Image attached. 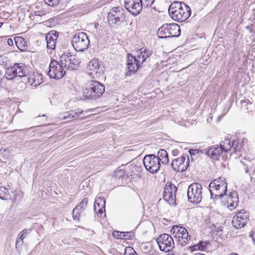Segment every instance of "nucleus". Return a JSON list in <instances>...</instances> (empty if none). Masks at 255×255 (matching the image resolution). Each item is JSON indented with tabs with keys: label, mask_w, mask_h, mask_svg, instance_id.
Instances as JSON below:
<instances>
[{
	"label": "nucleus",
	"mask_w": 255,
	"mask_h": 255,
	"mask_svg": "<svg viewBox=\"0 0 255 255\" xmlns=\"http://www.w3.org/2000/svg\"><path fill=\"white\" fill-rule=\"evenodd\" d=\"M203 187L198 183H193L190 184L187 189V197L188 201L193 203H199L202 198Z\"/></svg>",
	"instance_id": "7"
},
{
	"label": "nucleus",
	"mask_w": 255,
	"mask_h": 255,
	"mask_svg": "<svg viewBox=\"0 0 255 255\" xmlns=\"http://www.w3.org/2000/svg\"><path fill=\"white\" fill-rule=\"evenodd\" d=\"M88 202V200L87 198H84L82 201L78 204L75 208L78 209L81 212H83L86 209L87 205Z\"/></svg>",
	"instance_id": "37"
},
{
	"label": "nucleus",
	"mask_w": 255,
	"mask_h": 255,
	"mask_svg": "<svg viewBox=\"0 0 255 255\" xmlns=\"http://www.w3.org/2000/svg\"><path fill=\"white\" fill-rule=\"evenodd\" d=\"M1 25H2V23H1L0 22V27L1 26Z\"/></svg>",
	"instance_id": "54"
},
{
	"label": "nucleus",
	"mask_w": 255,
	"mask_h": 255,
	"mask_svg": "<svg viewBox=\"0 0 255 255\" xmlns=\"http://www.w3.org/2000/svg\"><path fill=\"white\" fill-rule=\"evenodd\" d=\"M207 245V242H200L198 243L199 251H205L206 250V245Z\"/></svg>",
	"instance_id": "45"
},
{
	"label": "nucleus",
	"mask_w": 255,
	"mask_h": 255,
	"mask_svg": "<svg viewBox=\"0 0 255 255\" xmlns=\"http://www.w3.org/2000/svg\"><path fill=\"white\" fill-rule=\"evenodd\" d=\"M146 54V58L150 56L152 54V52L150 50L144 49V54Z\"/></svg>",
	"instance_id": "49"
},
{
	"label": "nucleus",
	"mask_w": 255,
	"mask_h": 255,
	"mask_svg": "<svg viewBox=\"0 0 255 255\" xmlns=\"http://www.w3.org/2000/svg\"><path fill=\"white\" fill-rule=\"evenodd\" d=\"M136 166H133L132 167H131V169H136Z\"/></svg>",
	"instance_id": "53"
},
{
	"label": "nucleus",
	"mask_w": 255,
	"mask_h": 255,
	"mask_svg": "<svg viewBox=\"0 0 255 255\" xmlns=\"http://www.w3.org/2000/svg\"><path fill=\"white\" fill-rule=\"evenodd\" d=\"M58 34V32L54 30L50 31L46 34V40L48 49L51 50L55 49Z\"/></svg>",
	"instance_id": "22"
},
{
	"label": "nucleus",
	"mask_w": 255,
	"mask_h": 255,
	"mask_svg": "<svg viewBox=\"0 0 255 255\" xmlns=\"http://www.w3.org/2000/svg\"><path fill=\"white\" fill-rule=\"evenodd\" d=\"M126 8L132 14L137 15L142 9L141 0H125Z\"/></svg>",
	"instance_id": "16"
},
{
	"label": "nucleus",
	"mask_w": 255,
	"mask_h": 255,
	"mask_svg": "<svg viewBox=\"0 0 255 255\" xmlns=\"http://www.w3.org/2000/svg\"><path fill=\"white\" fill-rule=\"evenodd\" d=\"M134 173L132 174V173H129L127 168L123 166L115 171L114 176L119 179L123 178L127 179L129 177L134 175Z\"/></svg>",
	"instance_id": "24"
},
{
	"label": "nucleus",
	"mask_w": 255,
	"mask_h": 255,
	"mask_svg": "<svg viewBox=\"0 0 255 255\" xmlns=\"http://www.w3.org/2000/svg\"><path fill=\"white\" fill-rule=\"evenodd\" d=\"M95 201L96 204L99 203L101 204V206H102L103 208H104L106 204V201L104 198L100 197L98 198H96Z\"/></svg>",
	"instance_id": "42"
},
{
	"label": "nucleus",
	"mask_w": 255,
	"mask_h": 255,
	"mask_svg": "<svg viewBox=\"0 0 255 255\" xmlns=\"http://www.w3.org/2000/svg\"><path fill=\"white\" fill-rule=\"evenodd\" d=\"M60 63L64 68L71 70L77 69L79 64V60L70 53L62 55L60 57Z\"/></svg>",
	"instance_id": "11"
},
{
	"label": "nucleus",
	"mask_w": 255,
	"mask_h": 255,
	"mask_svg": "<svg viewBox=\"0 0 255 255\" xmlns=\"http://www.w3.org/2000/svg\"><path fill=\"white\" fill-rule=\"evenodd\" d=\"M113 236L117 239L124 240H129L131 239V236L132 235L131 232H115L113 233Z\"/></svg>",
	"instance_id": "31"
},
{
	"label": "nucleus",
	"mask_w": 255,
	"mask_h": 255,
	"mask_svg": "<svg viewBox=\"0 0 255 255\" xmlns=\"http://www.w3.org/2000/svg\"><path fill=\"white\" fill-rule=\"evenodd\" d=\"M157 255V253H156V251H152V252H151V253L147 254V255Z\"/></svg>",
	"instance_id": "51"
},
{
	"label": "nucleus",
	"mask_w": 255,
	"mask_h": 255,
	"mask_svg": "<svg viewBox=\"0 0 255 255\" xmlns=\"http://www.w3.org/2000/svg\"><path fill=\"white\" fill-rule=\"evenodd\" d=\"M158 160L162 164H167L169 161L168 155L166 151L164 149H160L158 151L157 156Z\"/></svg>",
	"instance_id": "29"
},
{
	"label": "nucleus",
	"mask_w": 255,
	"mask_h": 255,
	"mask_svg": "<svg viewBox=\"0 0 255 255\" xmlns=\"http://www.w3.org/2000/svg\"><path fill=\"white\" fill-rule=\"evenodd\" d=\"M82 212L80 211L77 208H74L73 210V218L75 220H79L80 214Z\"/></svg>",
	"instance_id": "40"
},
{
	"label": "nucleus",
	"mask_w": 255,
	"mask_h": 255,
	"mask_svg": "<svg viewBox=\"0 0 255 255\" xmlns=\"http://www.w3.org/2000/svg\"><path fill=\"white\" fill-rule=\"evenodd\" d=\"M226 196L225 199L227 200L226 204L229 209L231 211L235 209L238 206L239 202L237 193L233 191L230 192L229 195L226 194Z\"/></svg>",
	"instance_id": "21"
},
{
	"label": "nucleus",
	"mask_w": 255,
	"mask_h": 255,
	"mask_svg": "<svg viewBox=\"0 0 255 255\" xmlns=\"http://www.w3.org/2000/svg\"><path fill=\"white\" fill-rule=\"evenodd\" d=\"M144 167L149 172L155 173L159 170L160 163L154 154H147L144 155Z\"/></svg>",
	"instance_id": "12"
},
{
	"label": "nucleus",
	"mask_w": 255,
	"mask_h": 255,
	"mask_svg": "<svg viewBox=\"0 0 255 255\" xmlns=\"http://www.w3.org/2000/svg\"><path fill=\"white\" fill-rule=\"evenodd\" d=\"M156 242L161 251L168 252L171 251L174 247V242L169 235L164 234L160 235L156 239Z\"/></svg>",
	"instance_id": "10"
},
{
	"label": "nucleus",
	"mask_w": 255,
	"mask_h": 255,
	"mask_svg": "<svg viewBox=\"0 0 255 255\" xmlns=\"http://www.w3.org/2000/svg\"><path fill=\"white\" fill-rule=\"evenodd\" d=\"M187 231V230L185 228L182 227H180L179 226H174L172 227L171 232H173V234H175L174 237L176 238L178 237V236L180 235L182 233L185 232Z\"/></svg>",
	"instance_id": "34"
},
{
	"label": "nucleus",
	"mask_w": 255,
	"mask_h": 255,
	"mask_svg": "<svg viewBox=\"0 0 255 255\" xmlns=\"http://www.w3.org/2000/svg\"><path fill=\"white\" fill-rule=\"evenodd\" d=\"M249 220V214L244 210L238 212L233 217L232 225L236 229L243 228Z\"/></svg>",
	"instance_id": "15"
},
{
	"label": "nucleus",
	"mask_w": 255,
	"mask_h": 255,
	"mask_svg": "<svg viewBox=\"0 0 255 255\" xmlns=\"http://www.w3.org/2000/svg\"><path fill=\"white\" fill-rule=\"evenodd\" d=\"M105 90V87L103 84L98 81L92 80L87 83L84 94L85 98L95 100L102 96Z\"/></svg>",
	"instance_id": "3"
},
{
	"label": "nucleus",
	"mask_w": 255,
	"mask_h": 255,
	"mask_svg": "<svg viewBox=\"0 0 255 255\" xmlns=\"http://www.w3.org/2000/svg\"><path fill=\"white\" fill-rule=\"evenodd\" d=\"M30 232V229H24L18 234L15 243L16 248L17 246H21L23 244V239L25 238L26 234Z\"/></svg>",
	"instance_id": "30"
},
{
	"label": "nucleus",
	"mask_w": 255,
	"mask_h": 255,
	"mask_svg": "<svg viewBox=\"0 0 255 255\" xmlns=\"http://www.w3.org/2000/svg\"><path fill=\"white\" fill-rule=\"evenodd\" d=\"M155 0H144V8H148L154 5Z\"/></svg>",
	"instance_id": "43"
},
{
	"label": "nucleus",
	"mask_w": 255,
	"mask_h": 255,
	"mask_svg": "<svg viewBox=\"0 0 255 255\" xmlns=\"http://www.w3.org/2000/svg\"><path fill=\"white\" fill-rule=\"evenodd\" d=\"M94 208L95 212L96 213H98L100 217H102V214L104 212H105V207H104V208H103L102 206H101V204H99V203H98V204H96V201L95 202Z\"/></svg>",
	"instance_id": "36"
},
{
	"label": "nucleus",
	"mask_w": 255,
	"mask_h": 255,
	"mask_svg": "<svg viewBox=\"0 0 255 255\" xmlns=\"http://www.w3.org/2000/svg\"><path fill=\"white\" fill-rule=\"evenodd\" d=\"M227 182L225 178L220 177L214 179L209 184L211 198L214 200L224 198L227 191Z\"/></svg>",
	"instance_id": "2"
},
{
	"label": "nucleus",
	"mask_w": 255,
	"mask_h": 255,
	"mask_svg": "<svg viewBox=\"0 0 255 255\" xmlns=\"http://www.w3.org/2000/svg\"><path fill=\"white\" fill-rule=\"evenodd\" d=\"M177 187L171 182H167L164 187L163 198L170 205L175 206Z\"/></svg>",
	"instance_id": "9"
},
{
	"label": "nucleus",
	"mask_w": 255,
	"mask_h": 255,
	"mask_svg": "<svg viewBox=\"0 0 255 255\" xmlns=\"http://www.w3.org/2000/svg\"><path fill=\"white\" fill-rule=\"evenodd\" d=\"M156 251L153 248L152 242L144 243V255L151 253V252Z\"/></svg>",
	"instance_id": "35"
},
{
	"label": "nucleus",
	"mask_w": 255,
	"mask_h": 255,
	"mask_svg": "<svg viewBox=\"0 0 255 255\" xmlns=\"http://www.w3.org/2000/svg\"><path fill=\"white\" fill-rule=\"evenodd\" d=\"M126 21L124 9L122 7L112 8L108 15V21L111 26L119 25Z\"/></svg>",
	"instance_id": "5"
},
{
	"label": "nucleus",
	"mask_w": 255,
	"mask_h": 255,
	"mask_svg": "<svg viewBox=\"0 0 255 255\" xmlns=\"http://www.w3.org/2000/svg\"><path fill=\"white\" fill-rule=\"evenodd\" d=\"M202 153H204L210 158L218 160L220 156L223 153V151L220 146L218 145L210 146L207 148H204L201 150Z\"/></svg>",
	"instance_id": "18"
},
{
	"label": "nucleus",
	"mask_w": 255,
	"mask_h": 255,
	"mask_svg": "<svg viewBox=\"0 0 255 255\" xmlns=\"http://www.w3.org/2000/svg\"><path fill=\"white\" fill-rule=\"evenodd\" d=\"M65 71L63 66L57 61L52 59L49 64V71L47 74L50 78L60 79L63 77Z\"/></svg>",
	"instance_id": "8"
},
{
	"label": "nucleus",
	"mask_w": 255,
	"mask_h": 255,
	"mask_svg": "<svg viewBox=\"0 0 255 255\" xmlns=\"http://www.w3.org/2000/svg\"><path fill=\"white\" fill-rule=\"evenodd\" d=\"M26 75V68L24 64L15 63L5 69V77L7 80H11L17 77H23Z\"/></svg>",
	"instance_id": "4"
},
{
	"label": "nucleus",
	"mask_w": 255,
	"mask_h": 255,
	"mask_svg": "<svg viewBox=\"0 0 255 255\" xmlns=\"http://www.w3.org/2000/svg\"><path fill=\"white\" fill-rule=\"evenodd\" d=\"M176 238L178 239V244L180 245L181 247H184L186 246L190 240V238L189 237L187 231L185 232L182 233Z\"/></svg>",
	"instance_id": "26"
},
{
	"label": "nucleus",
	"mask_w": 255,
	"mask_h": 255,
	"mask_svg": "<svg viewBox=\"0 0 255 255\" xmlns=\"http://www.w3.org/2000/svg\"><path fill=\"white\" fill-rule=\"evenodd\" d=\"M88 70L89 74L93 78H98L103 75L105 67L98 59H93L89 63Z\"/></svg>",
	"instance_id": "13"
},
{
	"label": "nucleus",
	"mask_w": 255,
	"mask_h": 255,
	"mask_svg": "<svg viewBox=\"0 0 255 255\" xmlns=\"http://www.w3.org/2000/svg\"><path fill=\"white\" fill-rule=\"evenodd\" d=\"M199 248L198 243L190 247L191 251L199 250Z\"/></svg>",
	"instance_id": "48"
},
{
	"label": "nucleus",
	"mask_w": 255,
	"mask_h": 255,
	"mask_svg": "<svg viewBox=\"0 0 255 255\" xmlns=\"http://www.w3.org/2000/svg\"><path fill=\"white\" fill-rule=\"evenodd\" d=\"M240 164L241 166L243 167V169L245 170V172L246 173H248V166L251 164L250 160L247 159L246 158H244L243 159L241 160Z\"/></svg>",
	"instance_id": "38"
},
{
	"label": "nucleus",
	"mask_w": 255,
	"mask_h": 255,
	"mask_svg": "<svg viewBox=\"0 0 255 255\" xmlns=\"http://www.w3.org/2000/svg\"><path fill=\"white\" fill-rule=\"evenodd\" d=\"M241 109L245 112H252L255 110V106L247 99L241 102Z\"/></svg>",
	"instance_id": "27"
},
{
	"label": "nucleus",
	"mask_w": 255,
	"mask_h": 255,
	"mask_svg": "<svg viewBox=\"0 0 255 255\" xmlns=\"http://www.w3.org/2000/svg\"><path fill=\"white\" fill-rule=\"evenodd\" d=\"M145 59H146V58L144 57V61H145Z\"/></svg>",
	"instance_id": "55"
},
{
	"label": "nucleus",
	"mask_w": 255,
	"mask_h": 255,
	"mask_svg": "<svg viewBox=\"0 0 255 255\" xmlns=\"http://www.w3.org/2000/svg\"><path fill=\"white\" fill-rule=\"evenodd\" d=\"M83 112V111H71L65 114L60 118L61 120H68L69 121L74 120L78 118Z\"/></svg>",
	"instance_id": "25"
},
{
	"label": "nucleus",
	"mask_w": 255,
	"mask_h": 255,
	"mask_svg": "<svg viewBox=\"0 0 255 255\" xmlns=\"http://www.w3.org/2000/svg\"><path fill=\"white\" fill-rule=\"evenodd\" d=\"M250 237L252 238V241L254 242V243L255 244V240L254 238L253 237V233H252L251 232L250 233Z\"/></svg>",
	"instance_id": "50"
},
{
	"label": "nucleus",
	"mask_w": 255,
	"mask_h": 255,
	"mask_svg": "<svg viewBox=\"0 0 255 255\" xmlns=\"http://www.w3.org/2000/svg\"><path fill=\"white\" fill-rule=\"evenodd\" d=\"M220 147L223 152L230 151L231 153H236L240 151V148L238 147V142L234 140L232 142L228 138H225L223 141H221Z\"/></svg>",
	"instance_id": "17"
},
{
	"label": "nucleus",
	"mask_w": 255,
	"mask_h": 255,
	"mask_svg": "<svg viewBox=\"0 0 255 255\" xmlns=\"http://www.w3.org/2000/svg\"><path fill=\"white\" fill-rule=\"evenodd\" d=\"M45 14V12L44 10H39V11H34V15L35 16H41L42 15H44Z\"/></svg>",
	"instance_id": "47"
},
{
	"label": "nucleus",
	"mask_w": 255,
	"mask_h": 255,
	"mask_svg": "<svg viewBox=\"0 0 255 255\" xmlns=\"http://www.w3.org/2000/svg\"><path fill=\"white\" fill-rule=\"evenodd\" d=\"M139 61L135 57L128 54L127 60L128 71L126 73V75L129 76L136 72L139 68Z\"/></svg>",
	"instance_id": "20"
},
{
	"label": "nucleus",
	"mask_w": 255,
	"mask_h": 255,
	"mask_svg": "<svg viewBox=\"0 0 255 255\" xmlns=\"http://www.w3.org/2000/svg\"><path fill=\"white\" fill-rule=\"evenodd\" d=\"M45 3L51 6L57 5L60 2L59 0H44Z\"/></svg>",
	"instance_id": "41"
},
{
	"label": "nucleus",
	"mask_w": 255,
	"mask_h": 255,
	"mask_svg": "<svg viewBox=\"0 0 255 255\" xmlns=\"http://www.w3.org/2000/svg\"><path fill=\"white\" fill-rule=\"evenodd\" d=\"M169 33H172V36H168V37H173L178 36L180 34V31L178 32V30H169Z\"/></svg>",
	"instance_id": "44"
},
{
	"label": "nucleus",
	"mask_w": 255,
	"mask_h": 255,
	"mask_svg": "<svg viewBox=\"0 0 255 255\" xmlns=\"http://www.w3.org/2000/svg\"><path fill=\"white\" fill-rule=\"evenodd\" d=\"M12 191H11L10 192L5 187L3 186H0V199L2 200H7L8 199L10 198L11 194L10 192H12Z\"/></svg>",
	"instance_id": "32"
},
{
	"label": "nucleus",
	"mask_w": 255,
	"mask_h": 255,
	"mask_svg": "<svg viewBox=\"0 0 255 255\" xmlns=\"http://www.w3.org/2000/svg\"><path fill=\"white\" fill-rule=\"evenodd\" d=\"M124 255H137L134 250L131 247H126Z\"/></svg>",
	"instance_id": "39"
},
{
	"label": "nucleus",
	"mask_w": 255,
	"mask_h": 255,
	"mask_svg": "<svg viewBox=\"0 0 255 255\" xmlns=\"http://www.w3.org/2000/svg\"><path fill=\"white\" fill-rule=\"evenodd\" d=\"M189 164V158L187 154H183L181 157L172 160L171 166L176 171L182 172L186 170Z\"/></svg>",
	"instance_id": "14"
},
{
	"label": "nucleus",
	"mask_w": 255,
	"mask_h": 255,
	"mask_svg": "<svg viewBox=\"0 0 255 255\" xmlns=\"http://www.w3.org/2000/svg\"><path fill=\"white\" fill-rule=\"evenodd\" d=\"M4 40H6L7 44L9 46L13 45V40L12 38H8L7 36H4L3 37Z\"/></svg>",
	"instance_id": "46"
},
{
	"label": "nucleus",
	"mask_w": 255,
	"mask_h": 255,
	"mask_svg": "<svg viewBox=\"0 0 255 255\" xmlns=\"http://www.w3.org/2000/svg\"><path fill=\"white\" fill-rule=\"evenodd\" d=\"M169 30H178L180 31V28L176 24H164L161 26L157 30V34L159 38H164L168 37V36H172V33H169Z\"/></svg>",
	"instance_id": "19"
},
{
	"label": "nucleus",
	"mask_w": 255,
	"mask_h": 255,
	"mask_svg": "<svg viewBox=\"0 0 255 255\" xmlns=\"http://www.w3.org/2000/svg\"><path fill=\"white\" fill-rule=\"evenodd\" d=\"M72 45L77 51H84L88 49L90 41L86 34L83 32L76 33L72 38Z\"/></svg>",
	"instance_id": "6"
},
{
	"label": "nucleus",
	"mask_w": 255,
	"mask_h": 255,
	"mask_svg": "<svg viewBox=\"0 0 255 255\" xmlns=\"http://www.w3.org/2000/svg\"><path fill=\"white\" fill-rule=\"evenodd\" d=\"M194 255H205L200 254V253H197V254H195Z\"/></svg>",
	"instance_id": "52"
},
{
	"label": "nucleus",
	"mask_w": 255,
	"mask_h": 255,
	"mask_svg": "<svg viewBox=\"0 0 255 255\" xmlns=\"http://www.w3.org/2000/svg\"><path fill=\"white\" fill-rule=\"evenodd\" d=\"M157 11L154 5L149 7L148 8H144V12L146 13V16L148 17L155 18L157 14Z\"/></svg>",
	"instance_id": "33"
},
{
	"label": "nucleus",
	"mask_w": 255,
	"mask_h": 255,
	"mask_svg": "<svg viewBox=\"0 0 255 255\" xmlns=\"http://www.w3.org/2000/svg\"><path fill=\"white\" fill-rule=\"evenodd\" d=\"M168 11L173 19L179 22L187 20L191 15V9L183 2L175 1L169 7Z\"/></svg>",
	"instance_id": "1"
},
{
	"label": "nucleus",
	"mask_w": 255,
	"mask_h": 255,
	"mask_svg": "<svg viewBox=\"0 0 255 255\" xmlns=\"http://www.w3.org/2000/svg\"><path fill=\"white\" fill-rule=\"evenodd\" d=\"M14 41L17 48L20 51H23L27 49V43L23 38L21 37H15L14 38Z\"/></svg>",
	"instance_id": "28"
},
{
	"label": "nucleus",
	"mask_w": 255,
	"mask_h": 255,
	"mask_svg": "<svg viewBox=\"0 0 255 255\" xmlns=\"http://www.w3.org/2000/svg\"><path fill=\"white\" fill-rule=\"evenodd\" d=\"M42 76L40 73H33L27 78V83L30 86L37 87L43 82Z\"/></svg>",
	"instance_id": "23"
}]
</instances>
